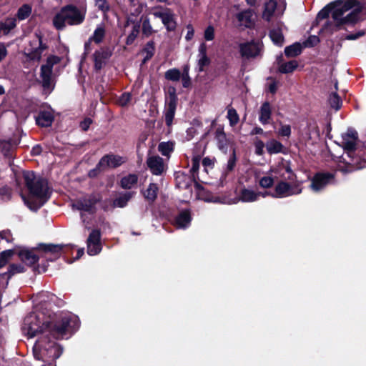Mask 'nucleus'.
Segmentation results:
<instances>
[{
    "label": "nucleus",
    "instance_id": "nucleus-32",
    "mask_svg": "<svg viewBox=\"0 0 366 366\" xmlns=\"http://www.w3.org/2000/svg\"><path fill=\"white\" fill-rule=\"evenodd\" d=\"M133 193L131 192H125L119 193L114 200L115 206H124L132 199Z\"/></svg>",
    "mask_w": 366,
    "mask_h": 366
},
{
    "label": "nucleus",
    "instance_id": "nucleus-56",
    "mask_svg": "<svg viewBox=\"0 0 366 366\" xmlns=\"http://www.w3.org/2000/svg\"><path fill=\"white\" fill-rule=\"evenodd\" d=\"M0 237L7 242H11L13 241L12 234L9 230H3L1 232Z\"/></svg>",
    "mask_w": 366,
    "mask_h": 366
},
{
    "label": "nucleus",
    "instance_id": "nucleus-57",
    "mask_svg": "<svg viewBox=\"0 0 366 366\" xmlns=\"http://www.w3.org/2000/svg\"><path fill=\"white\" fill-rule=\"evenodd\" d=\"M181 77L182 80L183 86L187 87L190 84V79L189 77L188 70L187 67L184 68V73L182 74V75H181Z\"/></svg>",
    "mask_w": 366,
    "mask_h": 366
},
{
    "label": "nucleus",
    "instance_id": "nucleus-52",
    "mask_svg": "<svg viewBox=\"0 0 366 366\" xmlns=\"http://www.w3.org/2000/svg\"><path fill=\"white\" fill-rule=\"evenodd\" d=\"M290 126L287 124H281V127L279 129V134L283 137H290Z\"/></svg>",
    "mask_w": 366,
    "mask_h": 366
},
{
    "label": "nucleus",
    "instance_id": "nucleus-15",
    "mask_svg": "<svg viewBox=\"0 0 366 366\" xmlns=\"http://www.w3.org/2000/svg\"><path fill=\"white\" fill-rule=\"evenodd\" d=\"M152 14L154 17L162 20L167 30L172 31L175 29L176 22L174 21V14L170 9L167 8L156 9L153 11Z\"/></svg>",
    "mask_w": 366,
    "mask_h": 366
},
{
    "label": "nucleus",
    "instance_id": "nucleus-40",
    "mask_svg": "<svg viewBox=\"0 0 366 366\" xmlns=\"http://www.w3.org/2000/svg\"><path fill=\"white\" fill-rule=\"evenodd\" d=\"M175 113V104L170 102L168 106V109L165 113V122L167 126L170 127L172 124V121Z\"/></svg>",
    "mask_w": 366,
    "mask_h": 366
},
{
    "label": "nucleus",
    "instance_id": "nucleus-10",
    "mask_svg": "<svg viewBox=\"0 0 366 366\" xmlns=\"http://www.w3.org/2000/svg\"><path fill=\"white\" fill-rule=\"evenodd\" d=\"M46 48L47 46L43 42L41 34L36 33L25 48L24 53L31 60L39 61L41 57L42 52Z\"/></svg>",
    "mask_w": 366,
    "mask_h": 366
},
{
    "label": "nucleus",
    "instance_id": "nucleus-59",
    "mask_svg": "<svg viewBox=\"0 0 366 366\" xmlns=\"http://www.w3.org/2000/svg\"><path fill=\"white\" fill-rule=\"evenodd\" d=\"M187 29V34L185 36V39H186L187 41H189L194 36V30L193 27L191 25H188Z\"/></svg>",
    "mask_w": 366,
    "mask_h": 366
},
{
    "label": "nucleus",
    "instance_id": "nucleus-2",
    "mask_svg": "<svg viewBox=\"0 0 366 366\" xmlns=\"http://www.w3.org/2000/svg\"><path fill=\"white\" fill-rule=\"evenodd\" d=\"M331 6L336 26L353 24L360 19L361 12L366 9V0H338Z\"/></svg>",
    "mask_w": 366,
    "mask_h": 366
},
{
    "label": "nucleus",
    "instance_id": "nucleus-43",
    "mask_svg": "<svg viewBox=\"0 0 366 366\" xmlns=\"http://www.w3.org/2000/svg\"><path fill=\"white\" fill-rule=\"evenodd\" d=\"M165 78L171 81H179L181 78V72L177 69H172L166 71Z\"/></svg>",
    "mask_w": 366,
    "mask_h": 366
},
{
    "label": "nucleus",
    "instance_id": "nucleus-61",
    "mask_svg": "<svg viewBox=\"0 0 366 366\" xmlns=\"http://www.w3.org/2000/svg\"><path fill=\"white\" fill-rule=\"evenodd\" d=\"M7 55L6 48L4 44L0 43V61Z\"/></svg>",
    "mask_w": 366,
    "mask_h": 366
},
{
    "label": "nucleus",
    "instance_id": "nucleus-38",
    "mask_svg": "<svg viewBox=\"0 0 366 366\" xmlns=\"http://www.w3.org/2000/svg\"><path fill=\"white\" fill-rule=\"evenodd\" d=\"M31 7L29 4H24L21 6L17 11V18L19 20L22 21L28 18L31 14Z\"/></svg>",
    "mask_w": 366,
    "mask_h": 366
},
{
    "label": "nucleus",
    "instance_id": "nucleus-11",
    "mask_svg": "<svg viewBox=\"0 0 366 366\" xmlns=\"http://www.w3.org/2000/svg\"><path fill=\"white\" fill-rule=\"evenodd\" d=\"M87 253L90 256L97 255L102 249L101 232L99 229H92L86 239Z\"/></svg>",
    "mask_w": 366,
    "mask_h": 366
},
{
    "label": "nucleus",
    "instance_id": "nucleus-13",
    "mask_svg": "<svg viewBox=\"0 0 366 366\" xmlns=\"http://www.w3.org/2000/svg\"><path fill=\"white\" fill-rule=\"evenodd\" d=\"M262 45L259 42L250 41L239 44V52L245 59L255 58L261 54Z\"/></svg>",
    "mask_w": 366,
    "mask_h": 366
},
{
    "label": "nucleus",
    "instance_id": "nucleus-53",
    "mask_svg": "<svg viewBox=\"0 0 366 366\" xmlns=\"http://www.w3.org/2000/svg\"><path fill=\"white\" fill-rule=\"evenodd\" d=\"M139 34V26H134L131 34L128 36L127 39V44H132L135 38Z\"/></svg>",
    "mask_w": 366,
    "mask_h": 366
},
{
    "label": "nucleus",
    "instance_id": "nucleus-37",
    "mask_svg": "<svg viewBox=\"0 0 366 366\" xmlns=\"http://www.w3.org/2000/svg\"><path fill=\"white\" fill-rule=\"evenodd\" d=\"M298 64L296 61H290L287 63L282 64L279 66V71L281 73H291L297 69Z\"/></svg>",
    "mask_w": 366,
    "mask_h": 366
},
{
    "label": "nucleus",
    "instance_id": "nucleus-63",
    "mask_svg": "<svg viewBox=\"0 0 366 366\" xmlns=\"http://www.w3.org/2000/svg\"><path fill=\"white\" fill-rule=\"evenodd\" d=\"M218 138L219 139V148L220 149H224V144H223V143L221 141H222V139L224 140L225 139L224 134L223 132H218Z\"/></svg>",
    "mask_w": 366,
    "mask_h": 366
},
{
    "label": "nucleus",
    "instance_id": "nucleus-23",
    "mask_svg": "<svg viewBox=\"0 0 366 366\" xmlns=\"http://www.w3.org/2000/svg\"><path fill=\"white\" fill-rule=\"evenodd\" d=\"M198 54V66L200 71H203L204 67L207 66L210 59L207 55V45L205 43H202L199 46Z\"/></svg>",
    "mask_w": 366,
    "mask_h": 366
},
{
    "label": "nucleus",
    "instance_id": "nucleus-3",
    "mask_svg": "<svg viewBox=\"0 0 366 366\" xmlns=\"http://www.w3.org/2000/svg\"><path fill=\"white\" fill-rule=\"evenodd\" d=\"M277 173L282 180L274 187V197L282 198L297 195L302 192V182L297 180L296 174L292 172L288 164H282L276 169H272Z\"/></svg>",
    "mask_w": 366,
    "mask_h": 366
},
{
    "label": "nucleus",
    "instance_id": "nucleus-48",
    "mask_svg": "<svg viewBox=\"0 0 366 366\" xmlns=\"http://www.w3.org/2000/svg\"><path fill=\"white\" fill-rule=\"evenodd\" d=\"M154 51V46L153 42H148L144 49V52L147 54L146 56L144 57V61L153 56Z\"/></svg>",
    "mask_w": 366,
    "mask_h": 366
},
{
    "label": "nucleus",
    "instance_id": "nucleus-62",
    "mask_svg": "<svg viewBox=\"0 0 366 366\" xmlns=\"http://www.w3.org/2000/svg\"><path fill=\"white\" fill-rule=\"evenodd\" d=\"M91 123L92 120L90 119H86L81 122L80 127L83 130L86 131L89 127Z\"/></svg>",
    "mask_w": 366,
    "mask_h": 366
},
{
    "label": "nucleus",
    "instance_id": "nucleus-29",
    "mask_svg": "<svg viewBox=\"0 0 366 366\" xmlns=\"http://www.w3.org/2000/svg\"><path fill=\"white\" fill-rule=\"evenodd\" d=\"M262 196L260 192H255L254 191L249 189H244L240 194V199L244 202H252Z\"/></svg>",
    "mask_w": 366,
    "mask_h": 366
},
{
    "label": "nucleus",
    "instance_id": "nucleus-22",
    "mask_svg": "<svg viewBox=\"0 0 366 366\" xmlns=\"http://www.w3.org/2000/svg\"><path fill=\"white\" fill-rule=\"evenodd\" d=\"M192 218L190 212L188 209L182 212L175 218V224L179 229H185L190 224Z\"/></svg>",
    "mask_w": 366,
    "mask_h": 366
},
{
    "label": "nucleus",
    "instance_id": "nucleus-12",
    "mask_svg": "<svg viewBox=\"0 0 366 366\" xmlns=\"http://www.w3.org/2000/svg\"><path fill=\"white\" fill-rule=\"evenodd\" d=\"M63 247V244L41 243L38 245L37 249L44 253V258L53 262L60 257Z\"/></svg>",
    "mask_w": 366,
    "mask_h": 366
},
{
    "label": "nucleus",
    "instance_id": "nucleus-46",
    "mask_svg": "<svg viewBox=\"0 0 366 366\" xmlns=\"http://www.w3.org/2000/svg\"><path fill=\"white\" fill-rule=\"evenodd\" d=\"M200 195L204 196V197H201V198L203 199L207 202L219 203V204L224 203L223 202H222L220 200L219 197L214 196L211 194H207L204 191H202Z\"/></svg>",
    "mask_w": 366,
    "mask_h": 366
},
{
    "label": "nucleus",
    "instance_id": "nucleus-34",
    "mask_svg": "<svg viewBox=\"0 0 366 366\" xmlns=\"http://www.w3.org/2000/svg\"><path fill=\"white\" fill-rule=\"evenodd\" d=\"M266 148L269 153L276 154L282 151L283 146L280 142L271 139L266 144Z\"/></svg>",
    "mask_w": 366,
    "mask_h": 366
},
{
    "label": "nucleus",
    "instance_id": "nucleus-55",
    "mask_svg": "<svg viewBox=\"0 0 366 366\" xmlns=\"http://www.w3.org/2000/svg\"><path fill=\"white\" fill-rule=\"evenodd\" d=\"M96 6L101 9L102 11L105 12L109 9V4L107 0H94Z\"/></svg>",
    "mask_w": 366,
    "mask_h": 366
},
{
    "label": "nucleus",
    "instance_id": "nucleus-5",
    "mask_svg": "<svg viewBox=\"0 0 366 366\" xmlns=\"http://www.w3.org/2000/svg\"><path fill=\"white\" fill-rule=\"evenodd\" d=\"M25 183L30 194L44 204L50 198L51 189L46 179L36 175L32 172H26L24 174Z\"/></svg>",
    "mask_w": 366,
    "mask_h": 366
},
{
    "label": "nucleus",
    "instance_id": "nucleus-26",
    "mask_svg": "<svg viewBox=\"0 0 366 366\" xmlns=\"http://www.w3.org/2000/svg\"><path fill=\"white\" fill-rule=\"evenodd\" d=\"M177 186L181 189H187L190 187L192 179L183 172H178L175 174Z\"/></svg>",
    "mask_w": 366,
    "mask_h": 366
},
{
    "label": "nucleus",
    "instance_id": "nucleus-19",
    "mask_svg": "<svg viewBox=\"0 0 366 366\" xmlns=\"http://www.w3.org/2000/svg\"><path fill=\"white\" fill-rule=\"evenodd\" d=\"M53 121L54 115L51 109L41 111L36 117V124L41 127H49Z\"/></svg>",
    "mask_w": 366,
    "mask_h": 366
},
{
    "label": "nucleus",
    "instance_id": "nucleus-36",
    "mask_svg": "<svg viewBox=\"0 0 366 366\" xmlns=\"http://www.w3.org/2000/svg\"><path fill=\"white\" fill-rule=\"evenodd\" d=\"M269 36L272 41L277 45L282 46L284 42V37L280 29H274L271 30Z\"/></svg>",
    "mask_w": 366,
    "mask_h": 366
},
{
    "label": "nucleus",
    "instance_id": "nucleus-50",
    "mask_svg": "<svg viewBox=\"0 0 366 366\" xmlns=\"http://www.w3.org/2000/svg\"><path fill=\"white\" fill-rule=\"evenodd\" d=\"M204 37L206 41H212L214 38V29L212 26H209L204 31Z\"/></svg>",
    "mask_w": 366,
    "mask_h": 366
},
{
    "label": "nucleus",
    "instance_id": "nucleus-60",
    "mask_svg": "<svg viewBox=\"0 0 366 366\" xmlns=\"http://www.w3.org/2000/svg\"><path fill=\"white\" fill-rule=\"evenodd\" d=\"M255 147H256V149H257V153L258 154H262L263 148L264 147V144L263 143V142L260 141V140L257 141L255 143Z\"/></svg>",
    "mask_w": 366,
    "mask_h": 366
},
{
    "label": "nucleus",
    "instance_id": "nucleus-54",
    "mask_svg": "<svg viewBox=\"0 0 366 366\" xmlns=\"http://www.w3.org/2000/svg\"><path fill=\"white\" fill-rule=\"evenodd\" d=\"M320 41L319 38L317 36H311L304 43L305 47L313 46L318 44Z\"/></svg>",
    "mask_w": 366,
    "mask_h": 366
},
{
    "label": "nucleus",
    "instance_id": "nucleus-17",
    "mask_svg": "<svg viewBox=\"0 0 366 366\" xmlns=\"http://www.w3.org/2000/svg\"><path fill=\"white\" fill-rule=\"evenodd\" d=\"M147 164L151 172L154 175H161L167 170V164L164 159L157 155L147 158Z\"/></svg>",
    "mask_w": 366,
    "mask_h": 366
},
{
    "label": "nucleus",
    "instance_id": "nucleus-14",
    "mask_svg": "<svg viewBox=\"0 0 366 366\" xmlns=\"http://www.w3.org/2000/svg\"><path fill=\"white\" fill-rule=\"evenodd\" d=\"M125 162V159L123 157L108 154L104 156L98 163L97 169L99 171H104L109 168H115L122 165Z\"/></svg>",
    "mask_w": 366,
    "mask_h": 366
},
{
    "label": "nucleus",
    "instance_id": "nucleus-25",
    "mask_svg": "<svg viewBox=\"0 0 366 366\" xmlns=\"http://www.w3.org/2000/svg\"><path fill=\"white\" fill-rule=\"evenodd\" d=\"M25 271L24 267L21 264H12L9 265L6 272L0 274V277L6 278V285H8L9 279L16 274L21 273Z\"/></svg>",
    "mask_w": 366,
    "mask_h": 366
},
{
    "label": "nucleus",
    "instance_id": "nucleus-8",
    "mask_svg": "<svg viewBox=\"0 0 366 366\" xmlns=\"http://www.w3.org/2000/svg\"><path fill=\"white\" fill-rule=\"evenodd\" d=\"M79 212L82 223L85 228L89 229L92 227L104 223L101 211L97 207H73Z\"/></svg>",
    "mask_w": 366,
    "mask_h": 366
},
{
    "label": "nucleus",
    "instance_id": "nucleus-1",
    "mask_svg": "<svg viewBox=\"0 0 366 366\" xmlns=\"http://www.w3.org/2000/svg\"><path fill=\"white\" fill-rule=\"evenodd\" d=\"M41 314L31 312L24 320L22 325L23 332L29 338H32L39 333L42 337H46L49 340L48 334L55 339L64 338L67 333L76 331L80 325L79 317L73 314H64L61 319L54 325H45L41 320Z\"/></svg>",
    "mask_w": 366,
    "mask_h": 366
},
{
    "label": "nucleus",
    "instance_id": "nucleus-33",
    "mask_svg": "<svg viewBox=\"0 0 366 366\" xmlns=\"http://www.w3.org/2000/svg\"><path fill=\"white\" fill-rule=\"evenodd\" d=\"M302 49V46L300 43H295L292 45L287 46L285 49V55L288 57H293L299 55Z\"/></svg>",
    "mask_w": 366,
    "mask_h": 366
},
{
    "label": "nucleus",
    "instance_id": "nucleus-58",
    "mask_svg": "<svg viewBox=\"0 0 366 366\" xmlns=\"http://www.w3.org/2000/svg\"><path fill=\"white\" fill-rule=\"evenodd\" d=\"M199 157H195L192 159V168H191V172L192 173V174L194 175V173L199 169Z\"/></svg>",
    "mask_w": 366,
    "mask_h": 366
},
{
    "label": "nucleus",
    "instance_id": "nucleus-41",
    "mask_svg": "<svg viewBox=\"0 0 366 366\" xmlns=\"http://www.w3.org/2000/svg\"><path fill=\"white\" fill-rule=\"evenodd\" d=\"M227 117L229 122V124L232 127L236 125L239 120V115L236 109L232 107L228 108Z\"/></svg>",
    "mask_w": 366,
    "mask_h": 366
},
{
    "label": "nucleus",
    "instance_id": "nucleus-7",
    "mask_svg": "<svg viewBox=\"0 0 366 366\" xmlns=\"http://www.w3.org/2000/svg\"><path fill=\"white\" fill-rule=\"evenodd\" d=\"M85 9H79L74 6H67L61 9L53 19V24L57 29H62L66 24L78 25L83 22L85 18Z\"/></svg>",
    "mask_w": 366,
    "mask_h": 366
},
{
    "label": "nucleus",
    "instance_id": "nucleus-47",
    "mask_svg": "<svg viewBox=\"0 0 366 366\" xmlns=\"http://www.w3.org/2000/svg\"><path fill=\"white\" fill-rule=\"evenodd\" d=\"M259 183L262 187L269 188L272 186L274 183V179L272 177L265 176L259 179Z\"/></svg>",
    "mask_w": 366,
    "mask_h": 366
},
{
    "label": "nucleus",
    "instance_id": "nucleus-28",
    "mask_svg": "<svg viewBox=\"0 0 366 366\" xmlns=\"http://www.w3.org/2000/svg\"><path fill=\"white\" fill-rule=\"evenodd\" d=\"M16 19L14 17L7 18L4 21H0V36L8 34L16 27Z\"/></svg>",
    "mask_w": 366,
    "mask_h": 366
},
{
    "label": "nucleus",
    "instance_id": "nucleus-45",
    "mask_svg": "<svg viewBox=\"0 0 366 366\" xmlns=\"http://www.w3.org/2000/svg\"><path fill=\"white\" fill-rule=\"evenodd\" d=\"M237 157L234 149L232 150V154L229 156V158L227 161L225 173L229 172L232 171L236 165Z\"/></svg>",
    "mask_w": 366,
    "mask_h": 366
},
{
    "label": "nucleus",
    "instance_id": "nucleus-30",
    "mask_svg": "<svg viewBox=\"0 0 366 366\" xmlns=\"http://www.w3.org/2000/svg\"><path fill=\"white\" fill-rule=\"evenodd\" d=\"M277 6L275 0H269L265 4L264 10L262 16L264 19L269 21L272 16Z\"/></svg>",
    "mask_w": 366,
    "mask_h": 366
},
{
    "label": "nucleus",
    "instance_id": "nucleus-18",
    "mask_svg": "<svg viewBox=\"0 0 366 366\" xmlns=\"http://www.w3.org/2000/svg\"><path fill=\"white\" fill-rule=\"evenodd\" d=\"M332 179L331 174H317L311 180L310 189L315 192H320L325 188Z\"/></svg>",
    "mask_w": 366,
    "mask_h": 366
},
{
    "label": "nucleus",
    "instance_id": "nucleus-49",
    "mask_svg": "<svg viewBox=\"0 0 366 366\" xmlns=\"http://www.w3.org/2000/svg\"><path fill=\"white\" fill-rule=\"evenodd\" d=\"M142 31L146 35H149L152 33V28L148 18H145L142 23Z\"/></svg>",
    "mask_w": 366,
    "mask_h": 366
},
{
    "label": "nucleus",
    "instance_id": "nucleus-24",
    "mask_svg": "<svg viewBox=\"0 0 366 366\" xmlns=\"http://www.w3.org/2000/svg\"><path fill=\"white\" fill-rule=\"evenodd\" d=\"M271 115V106L269 102H266L260 107L259 120L262 124H267L269 122Z\"/></svg>",
    "mask_w": 366,
    "mask_h": 366
},
{
    "label": "nucleus",
    "instance_id": "nucleus-20",
    "mask_svg": "<svg viewBox=\"0 0 366 366\" xmlns=\"http://www.w3.org/2000/svg\"><path fill=\"white\" fill-rule=\"evenodd\" d=\"M110 56V51L107 49H101L100 50L97 51L94 54L95 69L97 70L101 69L106 64L107 60Z\"/></svg>",
    "mask_w": 366,
    "mask_h": 366
},
{
    "label": "nucleus",
    "instance_id": "nucleus-44",
    "mask_svg": "<svg viewBox=\"0 0 366 366\" xmlns=\"http://www.w3.org/2000/svg\"><path fill=\"white\" fill-rule=\"evenodd\" d=\"M329 103L335 109L337 110L341 107V100L336 93H332L329 97Z\"/></svg>",
    "mask_w": 366,
    "mask_h": 366
},
{
    "label": "nucleus",
    "instance_id": "nucleus-39",
    "mask_svg": "<svg viewBox=\"0 0 366 366\" xmlns=\"http://www.w3.org/2000/svg\"><path fill=\"white\" fill-rule=\"evenodd\" d=\"M174 149V144L172 142H161L158 146L159 152L164 156H169Z\"/></svg>",
    "mask_w": 366,
    "mask_h": 366
},
{
    "label": "nucleus",
    "instance_id": "nucleus-35",
    "mask_svg": "<svg viewBox=\"0 0 366 366\" xmlns=\"http://www.w3.org/2000/svg\"><path fill=\"white\" fill-rule=\"evenodd\" d=\"M104 34L105 31L102 26L97 27L95 29L93 36L89 39V41L85 44L86 49L89 46L90 41H94L96 43L101 42L104 36Z\"/></svg>",
    "mask_w": 366,
    "mask_h": 366
},
{
    "label": "nucleus",
    "instance_id": "nucleus-9",
    "mask_svg": "<svg viewBox=\"0 0 366 366\" xmlns=\"http://www.w3.org/2000/svg\"><path fill=\"white\" fill-rule=\"evenodd\" d=\"M60 61V58L56 56H50L46 61L41 66L40 77L42 86L44 90L51 92L54 89V80L52 77L53 66Z\"/></svg>",
    "mask_w": 366,
    "mask_h": 366
},
{
    "label": "nucleus",
    "instance_id": "nucleus-27",
    "mask_svg": "<svg viewBox=\"0 0 366 366\" xmlns=\"http://www.w3.org/2000/svg\"><path fill=\"white\" fill-rule=\"evenodd\" d=\"M158 186L154 183L149 184L148 187L142 191L143 196L149 203H152L157 197Z\"/></svg>",
    "mask_w": 366,
    "mask_h": 366
},
{
    "label": "nucleus",
    "instance_id": "nucleus-64",
    "mask_svg": "<svg viewBox=\"0 0 366 366\" xmlns=\"http://www.w3.org/2000/svg\"><path fill=\"white\" fill-rule=\"evenodd\" d=\"M327 16H328V11H327V9H325L319 12L317 17L319 19H325Z\"/></svg>",
    "mask_w": 366,
    "mask_h": 366
},
{
    "label": "nucleus",
    "instance_id": "nucleus-6",
    "mask_svg": "<svg viewBox=\"0 0 366 366\" xmlns=\"http://www.w3.org/2000/svg\"><path fill=\"white\" fill-rule=\"evenodd\" d=\"M357 133L353 130H348L342 135V145L346 152L347 156L351 159L347 162L350 164L349 171L362 169L366 167V155L362 162L358 156L360 152L355 149Z\"/></svg>",
    "mask_w": 366,
    "mask_h": 366
},
{
    "label": "nucleus",
    "instance_id": "nucleus-31",
    "mask_svg": "<svg viewBox=\"0 0 366 366\" xmlns=\"http://www.w3.org/2000/svg\"><path fill=\"white\" fill-rule=\"evenodd\" d=\"M138 177L136 174H128L121 180V186L124 189H131L137 184Z\"/></svg>",
    "mask_w": 366,
    "mask_h": 366
},
{
    "label": "nucleus",
    "instance_id": "nucleus-42",
    "mask_svg": "<svg viewBox=\"0 0 366 366\" xmlns=\"http://www.w3.org/2000/svg\"><path fill=\"white\" fill-rule=\"evenodd\" d=\"M14 252L13 249H6L0 253V268L4 267L13 256Z\"/></svg>",
    "mask_w": 366,
    "mask_h": 366
},
{
    "label": "nucleus",
    "instance_id": "nucleus-51",
    "mask_svg": "<svg viewBox=\"0 0 366 366\" xmlns=\"http://www.w3.org/2000/svg\"><path fill=\"white\" fill-rule=\"evenodd\" d=\"M131 101V94L129 93L123 94L119 99L118 103L122 107L127 106Z\"/></svg>",
    "mask_w": 366,
    "mask_h": 366
},
{
    "label": "nucleus",
    "instance_id": "nucleus-16",
    "mask_svg": "<svg viewBox=\"0 0 366 366\" xmlns=\"http://www.w3.org/2000/svg\"><path fill=\"white\" fill-rule=\"evenodd\" d=\"M237 26L240 28H252L256 21V15L251 9H247L235 15Z\"/></svg>",
    "mask_w": 366,
    "mask_h": 366
},
{
    "label": "nucleus",
    "instance_id": "nucleus-21",
    "mask_svg": "<svg viewBox=\"0 0 366 366\" xmlns=\"http://www.w3.org/2000/svg\"><path fill=\"white\" fill-rule=\"evenodd\" d=\"M19 257L21 260L28 265H33L38 262L39 257L33 250L22 249L19 252Z\"/></svg>",
    "mask_w": 366,
    "mask_h": 366
},
{
    "label": "nucleus",
    "instance_id": "nucleus-4",
    "mask_svg": "<svg viewBox=\"0 0 366 366\" xmlns=\"http://www.w3.org/2000/svg\"><path fill=\"white\" fill-rule=\"evenodd\" d=\"M63 348L46 337L38 339L33 347V355L37 360L44 362L41 366H56L55 361L62 354Z\"/></svg>",
    "mask_w": 366,
    "mask_h": 366
}]
</instances>
